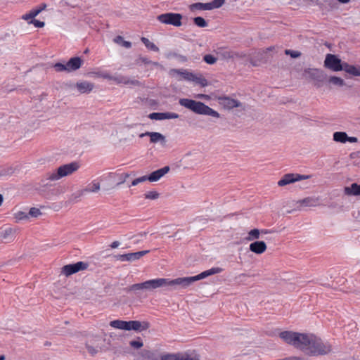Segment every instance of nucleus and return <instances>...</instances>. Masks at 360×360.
<instances>
[{
  "label": "nucleus",
  "mask_w": 360,
  "mask_h": 360,
  "mask_svg": "<svg viewBox=\"0 0 360 360\" xmlns=\"http://www.w3.org/2000/svg\"><path fill=\"white\" fill-rule=\"evenodd\" d=\"M277 335L283 343L309 356H323L332 352L331 345L314 333L281 330Z\"/></svg>",
  "instance_id": "nucleus-1"
},
{
  "label": "nucleus",
  "mask_w": 360,
  "mask_h": 360,
  "mask_svg": "<svg viewBox=\"0 0 360 360\" xmlns=\"http://www.w3.org/2000/svg\"><path fill=\"white\" fill-rule=\"evenodd\" d=\"M223 269L220 267H213L196 276L188 277H179L174 279L167 278V288L176 289H186L193 283L204 279L210 276L221 273Z\"/></svg>",
  "instance_id": "nucleus-2"
},
{
  "label": "nucleus",
  "mask_w": 360,
  "mask_h": 360,
  "mask_svg": "<svg viewBox=\"0 0 360 360\" xmlns=\"http://www.w3.org/2000/svg\"><path fill=\"white\" fill-rule=\"evenodd\" d=\"M179 103L196 114L209 115L216 118L220 117L218 112L200 101L189 98H181L179 101Z\"/></svg>",
  "instance_id": "nucleus-3"
},
{
  "label": "nucleus",
  "mask_w": 360,
  "mask_h": 360,
  "mask_svg": "<svg viewBox=\"0 0 360 360\" xmlns=\"http://www.w3.org/2000/svg\"><path fill=\"white\" fill-rule=\"evenodd\" d=\"M110 326L113 328L122 330H134L136 332H143L148 330L150 324L148 321H123V320H113L109 323Z\"/></svg>",
  "instance_id": "nucleus-4"
},
{
  "label": "nucleus",
  "mask_w": 360,
  "mask_h": 360,
  "mask_svg": "<svg viewBox=\"0 0 360 360\" xmlns=\"http://www.w3.org/2000/svg\"><path fill=\"white\" fill-rule=\"evenodd\" d=\"M80 167V165L77 162H72L64 164L58 167L55 170L48 172L46 174L47 181L53 182L57 181L62 178L70 176L76 172Z\"/></svg>",
  "instance_id": "nucleus-5"
},
{
  "label": "nucleus",
  "mask_w": 360,
  "mask_h": 360,
  "mask_svg": "<svg viewBox=\"0 0 360 360\" xmlns=\"http://www.w3.org/2000/svg\"><path fill=\"white\" fill-rule=\"evenodd\" d=\"M167 288V278H157L147 280L144 282L136 283L130 287V290L134 292L145 290L153 292L155 290Z\"/></svg>",
  "instance_id": "nucleus-6"
},
{
  "label": "nucleus",
  "mask_w": 360,
  "mask_h": 360,
  "mask_svg": "<svg viewBox=\"0 0 360 360\" xmlns=\"http://www.w3.org/2000/svg\"><path fill=\"white\" fill-rule=\"evenodd\" d=\"M159 22L166 25L179 27L183 25V15L178 13H165L157 16Z\"/></svg>",
  "instance_id": "nucleus-7"
},
{
  "label": "nucleus",
  "mask_w": 360,
  "mask_h": 360,
  "mask_svg": "<svg viewBox=\"0 0 360 360\" xmlns=\"http://www.w3.org/2000/svg\"><path fill=\"white\" fill-rule=\"evenodd\" d=\"M104 341L105 340L98 335L89 339L85 343L87 353L92 356L101 353L104 349Z\"/></svg>",
  "instance_id": "nucleus-8"
},
{
  "label": "nucleus",
  "mask_w": 360,
  "mask_h": 360,
  "mask_svg": "<svg viewBox=\"0 0 360 360\" xmlns=\"http://www.w3.org/2000/svg\"><path fill=\"white\" fill-rule=\"evenodd\" d=\"M88 267L89 264L85 262H78L74 264H67L60 269V274L68 277L77 272L84 271L87 269Z\"/></svg>",
  "instance_id": "nucleus-9"
},
{
  "label": "nucleus",
  "mask_w": 360,
  "mask_h": 360,
  "mask_svg": "<svg viewBox=\"0 0 360 360\" xmlns=\"http://www.w3.org/2000/svg\"><path fill=\"white\" fill-rule=\"evenodd\" d=\"M161 360H199L198 355L194 352L164 353Z\"/></svg>",
  "instance_id": "nucleus-10"
},
{
  "label": "nucleus",
  "mask_w": 360,
  "mask_h": 360,
  "mask_svg": "<svg viewBox=\"0 0 360 360\" xmlns=\"http://www.w3.org/2000/svg\"><path fill=\"white\" fill-rule=\"evenodd\" d=\"M324 67L333 72L342 71L344 68V63L338 57V56L328 53L326 56Z\"/></svg>",
  "instance_id": "nucleus-11"
},
{
  "label": "nucleus",
  "mask_w": 360,
  "mask_h": 360,
  "mask_svg": "<svg viewBox=\"0 0 360 360\" xmlns=\"http://www.w3.org/2000/svg\"><path fill=\"white\" fill-rule=\"evenodd\" d=\"M321 205L320 198L316 196H309L295 202V210L301 211L307 208L318 207Z\"/></svg>",
  "instance_id": "nucleus-12"
},
{
  "label": "nucleus",
  "mask_w": 360,
  "mask_h": 360,
  "mask_svg": "<svg viewBox=\"0 0 360 360\" xmlns=\"http://www.w3.org/2000/svg\"><path fill=\"white\" fill-rule=\"evenodd\" d=\"M225 2V0H213L209 3H195L189 6L191 12L196 11H210L220 8Z\"/></svg>",
  "instance_id": "nucleus-13"
},
{
  "label": "nucleus",
  "mask_w": 360,
  "mask_h": 360,
  "mask_svg": "<svg viewBox=\"0 0 360 360\" xmlns=\"http://www.w3.org/2000/svg\"><path fill=\"white\" fill-rule=\"evenodd\" d=\"M219 104L225 110H231L233 108H240L243 110H245V105L238 100L228 97L220 96L217 98Z\"/></svg>",
  "instance_id": "nucleus-14"
},
{
  "label": "nucleus",
  "mask_w": 360,
  "mask_h": 360,
  "mask_svg": "<svg viewBox=\"0 0 360 360\" xmlns=\"http://www.w3.org/2000/svg\"><path fill=\"white\" fill-rule=\"evenodd\" d=\"M309 178V175L289 173L283 176V177L278 181V186L283 187L297 181L308 179Z\"/></svg>",
  "instance_id": "nucleus-15"
},
{
  "label": "nucleus",
  "mask_w": 360,
  "mask_h": 360,
  "mask_svg": "<svg viewBox=\"0 0 360 360\" xmlns=\"http://www.w3.org/2000/svg\"><path fill=\"white\" fill-rule=\"evenodd\" d=\"M304 75L307 79L314 81L315 86H320L323 72L317 68H307L304 71Z\"/></svg>",
  "instance_id": "nucleus-16"
},
{
  "label": "nucleus",
  "mask_w": 360,
  "mask_h": 360,
  "mask_svg": "<svg viewBox=\"0 0 360 360\" xmlns=\"http://www.w3.org/2000/svg\"><path fill=\"white\" fill-rule=\"evenodd\" d=\"M18 229L12 226H6L1 232V243H10L15 240Z\"/></svg>",
  "instance_id": "nucleus-17"
},
{
  "label": "nucleus",
  "mask_w": 360,
  "mask_h": 360,
  "mask_svg": "<svg viewBox=\"0 0 360 360\" xmlns=\"http://www.w3.org/2000/svg\"><path fill=\"white\" fill-rule=\"evenodd\" d=\"M149 136L150 142L151 143H160L161 146H165L167 143L166 136L159 132L146 131L140 134V137Z\"/></svg>",
  "instance_id": "nucleus-18"
},
{
  "label": "nucleus",
  "mask_w": 360,
  "mask_h": 360,
  "mask_svg": "<svg viewBox=\"0 0 360 360\" xmlns=\"http://www.w3.org/2000/svg\"><path fill=\"white\" fill-rule=\"evenodd\" d=\"M96 77H103L110 80L115 81L117 84H136L138 82L136 80H130L124 77H112L108 73H94Z\"/></svg>",
  "instance_id": "nucleus-19"
},
{
  "label": "nucleus",
  "mask_w": 360,
  "mask_h": 360,
  "mask_svg": "<svg viewBox=\"0 0 360 360\" xmlns=\"http://www.w3.org/2000/svg\"><path fill=\"white\" fill-rule=\"evenodd\" d=\"M77 92L80 94H89L94 89V84L88 81L82 80L75 83L73 86Z\"/></svg>",
  "instance_id": "nucleus-20"
},
{
  "label": "nucleus",
  "mask_w": 360,
  "mask_h": 360,
  "mask_svg": "<svg viewBox=\"0 0 360 360\" xmlns=\"http://www.w3.org/2000/svg\"><path fill=\"white\" fill-rule=\"evenodd\" d=\"M188 82H193L195 85L205 87L209 85L207 79L201 74L191 72Z\"/></svg>",
  "instance_id": "nucleus-21"
},
{
  "label": "nucleus",
  "mask_w": 360,
  "mask_h": 360,
  "mask_svg": "<svg viewBox=\"0 0 360 360\" xmlns=\"http://www.w3.org/2000/svg\"><path fill=\"white\" fill-rule=\"evenodd\" d=\"M333 139L335 142L345 143L346 142L356 143L358 139L354 136H348L346 132L336 131L333 134Z\"/></svg>",
  "instance_id": "nucleus-22"
},
{
  "label": "nucleus",
  "mask_w": 360,
  "mask_h": 360,
  "mask_svg": "<svg viewBox=\"0 0 360 360\" xmlns=\"http://www.w3.org/2000/svg\"><path fill=\"white\" fill-rule=\"evenodd\" d=\"M249 250L256 255H262L266 251L267 245L263 240H256L250 244Z\"/></svg>",
  "instance_id": "nucleus-23"
},
{
  "label": "nucleus",
  "mask_w": 360,
  "mask_h": 360,
  "mask_svg": "<svg viewBox=\"0 0 360 360\" xmlns=\"http://www.w3.org/2000/svg\"><path fill=\"white\" fill-rule=\"evenodd\" d=\"M169 171V167L168 166L155 170L147 176L148 181L150 182H156L167 174Z\"/></svg>",
  "instance_id": "nucleus-24"
},
{
  "label": "nucleus",
  "mask_w": 360,
  "mask_h": 360,
  "mask_svg": "<svg viewBox=\"0 0 360 360\" xmlns=\"http://www.w3.org/2000/svg\"><path fill=\"white\" fill-rule=\"evenodd\" d=\"M148 117L151 120H171L177 119L179 115L174 112H153L148 115Z\"/></svg>",
  "instance_id": "nucleus-25"
},
{
  "label": "nucleus",
  "mask_w": 360,
  "mask_h": 360,
  "mask_svg": "<svg viewBox=\"0 0 360 360\" xmlns=\"http://www.w3.org/2000/svg\"><path fill=\"white\" fill-rule=\"evenodd\" d=\"M83 64V60L80 57H72L68 62V72L79 70Z\"/></svg>",
  "instance_id": "nucleus-26"
},
{
  "label": "nucleus",
  "mask_w": 360,
  "mask_h": 360,
  "mask_svg": "<svg viewBox=\"0 0 360 360\" xmlns=\"http://www.w3.org/2000/svg\"><path fill=\"white\" fill-rule=\"evenodd\" d=\"M130 176L129 173H117V172H111L108 174L109 179L112 181H117V185H121L126 182L127 179Z\"/></svg>",
  "instance_id": "nucleus-27"
},
{
  "label": "nucleus",
  "mask_w": 360,
  "mask_h": 360,
  "mask_svg": "<svg viewBox=\"0 0 360 360\" xmlns=\"http://www.w3.org/2000/svg\"><path fill=\"white\" fill-rule=\"evenodd\" d=\"M148 251H140L136 252L121 255L118 259L121 261H135L139 259L142 256L145 255Z\"/></svg>",
  "instance_id": "nucleus-28"
},
{
  "label": "nucleus",
  "mask_w": 360,
  "mask_h": 360,
  "mask_svg": "<svg viewBox=\"0 0 360 360\" xmlns=\"http://www.w3.org/2000/svg\"><path fill=\"white\" fill-rule=\"evenodd\" d=\"M191 71L184 69H174L171 70V75L175 77L177 80H186L188 81L190 73Z\"/></svg>",
  "instance_id": "nucleus-29"
},
{
  "label": "nucleus",
  "mask_w": 360,
  "mask_h": 360,
  "mask_svg": "<svg viewBox=\"0 0 360 360\" xmlns=\"http://www.w3.org/2000/svg\"><path fill=\"white\" fill-rule=\"evenodd\" d=\"M327 84L330 88L331 87H342L345 85V80L335 75L329 76L327 78Z\"/></svg>",
  "instance_id": "nucleus-30"
},
{
  "label": "nucleus",
  "mask_w": 360,
  "mask_h": 360,
  "mask_svg": "<svg viewBox=\"0 0 360 360\" xmlns=\"http://www.w3.org/2000/svg\"><path fill=\"white\" fill-rule=\"evenodd\" d=\"M101 190V182L98 180H94L89 184L86 188L81 191L83 193H98Z\"/></svg>",
  "instance_id": "nucleus-31"
},
{
  "label": "nucleus",
  "mask_w": 360,
  "mask_h": 360,
  "mask_svg": "<svg viewBox=\"0 0 360 360\" xmlns=\"http://www.w3.org/2000/svg\"><path fill=\"white\" fill-rule=\"evenodd\" d=\"M266 230H260L259 229H253L248 232L245 240L248 241H256L260 238V235L266 233Z\"/></svg>",
  "instance_id": "nucleus-32"
},
{
  "label": "nucleus",
  "mask_w": 360,
  "mask_h": 360,
  "mask_svg": "<svg viewBox=\"0 0 360 360\" xmlns=\"http://www.w3.org/2000/svg\"><path fill=\"white\" fill-rule=\"evenodd\" d=\"M347 73L355 76V77H359L360 76V66L359 65H349L347 63H344V68L343 70Z\"/></svg>",
  "instance_id": "nucleus-33"
},
{
  "label": "nucleus",
  "mask_w": 360,
  "mask_h": 360,
  "mask_svg": "<svg viewBox=\"0 0 360 360\" xmlns=\"http://www.w3.org/2000/svg\"><path fill=\"white\" fill-rule=\"evenodd\" d=\"M345 193L348 195H360V184L354 183L350 186L345 187L344 189Z\"/></svg>",
  "instance_id": "nucleus-34"
},
{
  "label": "nucleus",
  "mask_w": 360,
  "mask_h": 360,
  "mask_svg": "<svg viewBox=\"0 0 360 360\" xmlns=\"http://www.w3.org/2000/svg\"><path fill=\"white\" fill-rule=\"evenodd\" d=\"M13 216L16 221L30 220L29 214L25 211L18 210L14 213Z\"/></svg>",
  "instance_id": "nucleus-35"
},
{
  "label": "nucleus",
  "mask_w": 360,
  "mask_h": 360,
  "mask_svg": "<svg viewBox=\"0 0 360 360\" xmlns=\"http://www.w3.org/2000/svg\"><path fill=\"white\" fill-rule=\"evenodd\" d=\"M113 41L126 49H129L131 46V43L130 41L124 40V39L122 36H117L114 38Z\"/></svg>",
  "instance_id": "nucleus-36"
},
{
  "label": "nucleus",
  "mask_w": 360,
  "mask_h": 360,
  "mask_svg": "<svg viewBox=\"0 0 360 360\" xmlns=\"http://www.w3.org/2000/svg\"><path fill=\"white\" fill-rule=\"evenodd\" d=\"M141 40L147 49L155 52L159 51V48L153 42L150 41L146 37H142Z\"/></svg>",
  "instance_id": "nucleus-37"
},
{
  "label": "nucleus",
  "mask_w": 360,
  "mask_h": 360,
  "mask_svg": "<svg viewBox=\"0 0 360 360\" xmlns=\"http://www.w3.org/2000/svg\"><path fill=\"white\" fill-rule=\"evenodd\" d=\"M160 196V194L159 192L155 190L148 191L144 194V198L146 200H158Z\"/></svg>",
  "instance_id": "nucleus-38"
},
{
  "label": "nucleus",
  "mask_w": 360,
  "mask_h": 360,
  "mask_svg": "<svg viewBox=\"0 0 360 360\" xmlns=\"http://www.w3.org/2000/svg\"><path fill=\"white\" fill-rule=\"evenodd\" d=\"M29 218H39L43 215V213L39 207H31L29 210Z\"/></svg>",
  "instance_id": "nucleus-39"
},
{
  "label": "nucleus",
  "mask_w": 360,
  "mask_h": 360,
  "mask_svg": "<svg viewBox=\"0 0 360 360\" xmlns=\"http://www.w3.org/2000/svg\"><path fill=\"white\" fill-rule=\"evenodd\" d=\"M53 69L56 72H68V68L67 63H55L53 66Z\"/></svg>",
  "instance_id": "nucleus-40"
},
{
  "label": "nucleus",
  "mask_w": 360,
  "mask_h": 360,
  "mask_svg": "<svg viewBox=\"0 0 360 360\" xmlns=\"http://www.w3.org/2000/svg\"><path fill=\"white\" fill-rule=\"evenodd\" d=\"M248 58V54L245 51H233V60H245Z\"/></svg>",
  "instance_id": "nucleus-41"
},
{
  "label": "nucleus",
  "mask_w": 360,
  "mask_h": 360,
  "mask_svg": "<svg viewBox=\"0 0 360 360\" xmlns=\"http://www.w3.org/2000/svg\"><path fill=\"white\" fill-rule=\"evenodd\" d=\"M129 345L134 349H139L143 346V342L140 338H137L136 340H131Z\"/></svg>",
  "instance_id": "nucleus-42"
},
{
  "label": "nucleus",
  "mask_w": 360,
  "mask_h": 360,
  "mask_svg": "<svg viewBox=\"0 0 360 360\" xmlns=\"http://www.w3.org/2000/svg\"><path fill=\"white\" fill-rule=\"evenodd\" d=\"M194 24L199 27H205L207 26V22L202 17H195L193 18Z\"/></svg>",
  "instance_id": "nucleus-43"
},
{
  "label": "nucleus",
  "mask_w": 360,
  "mask_h": 360,
  "mask_svg": "<svg viewBox=\"0 0 360 360\" xmlns=\"http://www.w3.org/2000/svg\"><path fill=\"white\" fill-rule=\"evenodd\" d=\"M233 50H224L221 52V58L226 60H233Z\"/></svg>",
  "instance_id": "nucleus-44"
},
{
  "label": "nucleus",
  "mask_w": 360,
  "mask_h": 360,
  "mask_svg": "<svg viewBox=\"0 0 360 360\" xmlns=\"http://www.w3.org/2000/svg\"><path fill=\"white\" fill-rule=\"evenodd\" d=\"M203 60L206 63H207L209 65H213L217 63V58H216L215 56H214L211 54H207V55L204 56Z\"/></svg>",
  "instance_id": "nucleus-45"
},
{
  "label": "nucleus",
  "mask_w": 360,
  "mask_h": 360,
  "mask_svg": "<svg viewBox=\"0 0 360 360\" xmlns=\"http://www.w3.org/2000/svg\"><path fill=\"white\" fill-rule=\"evenodd\" d=\"M285 53L288 56H290L292 58H300L302 55L301 52L298 51H294L290 49L285 50Z\"/></svg>",
  "instance_id": "nucleus-46"
},
{
  "label": "nucleus",
  "mask_w": 360,
  "mask_h": 360,
  "mask_svg": "<svg viewBox=\"0 0 360 360\" xmlns=\"http://www.w3.org/2000/svg\"><path fill=\"white\" fill-rule=\"evenodd\" d=\"M146 181H148L147 175L142 176H140V177H138V178L134 179L131 181V186H137L139 184L143 183Z\"/></svg>",
  "instance_id": "nucleus-47"
},
{
  "label": "nucleus",
  "mask_w": 360,
  "mask_h": 360,
  "mask_svg": "<svg viewBox=\"0 0 360 360\" xmlns=\"http://www.w3.org/2000/svg\"><path fill=\"white\" fill-rule=\"evenodd\" d=\"M145 355L148 360H161V355L159 358H156L155 356V352L152 351H146L145 352Z\"/></svg>",
  "instance_id": "nucleus-48"
},
{
  "label": "nucleus",
  "mask_w": 360,
  "mask_h": 360,
  "mask_svg": "<svg viewBox=\"0 0 360 360\" xmlns=\"http://www.w3.org/2000/svg\"><path fill=\"white\" fill-rule=\"evenodd\" d=\"M29 24L34 25L36 27L41 28L44 27L45 25V23L42 21H39L38 20L34 19V20H31L29 22Z\"/></svg>",
  "instance_id": "nucleus-49"
},
{
  "label": "nucleus",
  "mask_w": 360,
  "mask_h": 360,
  "mask_svg": "<svg viewBox=\"0 0 360 360\" xmlns=\"http://www.w3.org/2000/svg\"><path fill=\"white\" fill-rule=\"evenodd\" d=\"M22 19L27 21L28 23L31 20H34V18L32 15V14L28 12L27 13H25L22 15Z\"/></svg>",
  "instance_id": "nucleus-50"
},
{
  "label": "nucleus",
  "mask_w": 360,
  "mask_h": 360,
  "mask_svg": "<svg viewBox=\"0 0 360 360\" xmlns=\"http://www.w3.org/2000/svg\"><path fill=\"white\" fill-rule=\"evenodd\" d=\"M195 97L197 98H201V99H204V100H206V101H209L211 99V97L210 96L207 95V94H198L195 96Z\"/></svg>",
  "instance_id": "nucleus-51"
},
{
  "label": "nucleus",
  "mask_w": 360,
  "mask_h": 360,
  "mask_svg": "<svg viewBox=\"0 0 360 360\" xmlns=\"http://www.w3.org/2000/svg\"><path fill=\"white\" fill-rule=\"evenodd\" d=\"M32 15L35 18L40 13V10H38L37 8H33L31 11H29Z\"/></svg>",
  "instance_id": "nucleus-52"
},
{
  "label": "nucleus",
  "mask_w": 360,
  "mask_h": 360,
  "mask_svg": "<svg viewBox=\"0 0 360 360\" xmlns=\"http://www.w3.org/2000/svg\"><path fill=\"white\" fill-rule=\"evenodd\" d=\"M46 4H40L38 7H37L38 8V10H40V13L43 11H44L46 8Z\"/></svg>",
  "instance_id": "nucleus-53"
},
{
  "label": "nucleus",
  "mask_w": 360,
  "mask_h": 360,
  "mask_svg": "<svg viewBox=\"0 0 360 360\" xmlns=\"http://www.w3.org/2000/svg\"><path fill=\"white\" fill-rule=\"evenodd\" d=\"M13 172V169L11 168V169H4V174L6 175H10Z\"/></svg>",
  "instance_id": "nucleus-54"
},
{
  "label": "nucleus",
  "mask_w": 360,
  "mask_h": 360,
  "mask_svg": "<svg viewBox=\"0 0 360 360\" xmlns=\"http://www.w3.org/2000/svg\"><path fill=\"white\" fill-rule=\"evenodd\" d=\"M275 49L274 46H270L264 50V53H267L268 52L273 51Z\"/></svg>",
  "instance_id": "nucleus-55"
},
{
  "label": "nucleus",
  "mask_w": 360,
  "mask_h": 360,
  "mask_svg": "<svg viewBox=\"0 0 360 360\" xmlns=\"http://www.w3.org/2000/svg\"><path fill=\"white\" fill-rule=\"evenodd\" d=\"M120 245V243L118 241H114L113 243H112V244L110 245V247L112 248H117L118 246Z\"/></svg>",
  "instance_id": "nucleus-56"
},
{
  "label": "nucleus",
  "mask_w": 360,
  "mask_h": 360,
  "mask_svg": "<svg viewBox=\"0 0 360 360\" xmlns=\"http://www.w3.org/2000/svg\"><path fill=\"white\" fill-rule=\"evenodd\" d=\"M280 360H300V359L297 357H288V358H285V359H280Z\"/></svg>",
  "instance_id": "nucleus-57"
},
{
  "label": "nucleus",
  "mask_w": 360,
  "mask_h": 360,
  "mask_svg": "<svg viewBox=\"0 0 360 360\" xmlns=\"http://www.w3.org/2000/svg\"><path fill=\"white\" fill-rule=\"evenodd\" d=\"M1 360H4V356H1Z\"/></svg>",
  "instance_id": "nucleus-58"
},
{
  "label": "nucleus",
  "mask_w": 360,
  "mask_h": 360,
  "mask_svg": "<svg viewBox=\"0 0 360 360\" xmlns=\"http://www.w3.org/2000/svg\"><path fill=\"white\" fill-rule=\"evenodd\" d=\"M154 65H158V63H154Z\"/></svg>",
  "instance_id": "nucleus-59"
}]
</instances>
